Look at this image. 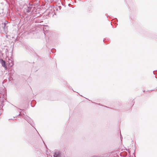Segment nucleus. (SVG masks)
<instances>
[{
  "label": "nucleus",
  "mask_w": 157,
  "mask_h": 157,
  "mask_svg": "<svg viewBox=\"0 0 157 157\" xmlns=\"http://www.w3.org/2000/svg\"><path fill=\"white\" fill-rule=\"evenodd\" d=\"M31 10V8H29V10H28V11H29Z\"/></svg>",
  "instance_id": "7ed1b4c3"
},
{
  "label": "nucleus",
  "mask_w": 157,
  "mask_h": 157,
  "mask_svg": "<svg viewBox=\"0 0 157 157\" xmlns=\"http://www.w3.org/2000/svg\"><path fill=\"white\" fill-rule=\"evenodd\" d=\"M122 138V137L121 136V138Z\"/></svg>",
  "instance_id": "20e7f679"
},
{
  "label": "nucleus",
  "mask_w": 157,
  "mask_h": 157,
  "mask_svg": "<svg viewBox=\"0 0 157 157\" xmlns=\"http://www.w3.org/2000/svg\"><path fill=\"white\" fill-rule=\"evenodd\" d=\"M54 157H60V154L59 152L56 151L53 155Z\"/></svg>",
  "instance_id": "f257e3e1"
},
{
  "label": "nucleus",
  "mask_w": 157,
  "mask_h": 157,
  "mask_svg": "<svg viewBox=\"0 0 157 157\" xmlns=\"http://www.w3.org/2000/svg\"><path fill=\"white\" fill-rule=\"evenodd\" d=\"M1 63L2 65V66L5 67L6 65H5V62L4 61H3V60H2L1 61Z\"/></svg>",
  "instance_id": "f03ea898"
}]
</instances>
